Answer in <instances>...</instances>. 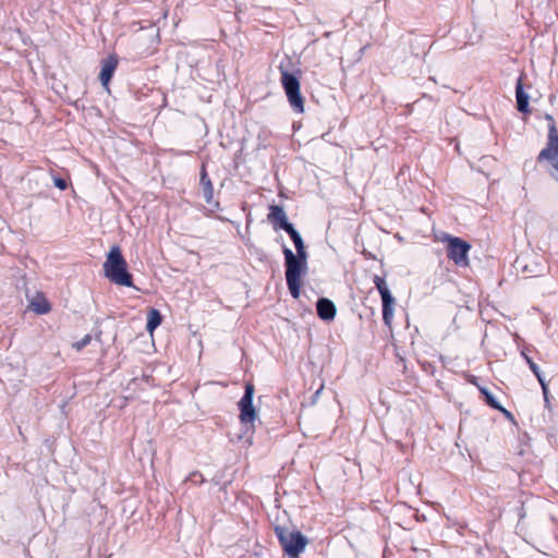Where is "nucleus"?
I'll return each instance as SVG.
<instances>
[{
	"mask_svg": "<svg viewBox=\"0 0 558 558\" xmlns=\"http://www.w3.org/2000/svg\"><path fill=\"white\" fill-rule=\"evenodd\" d=\"M105 276L113 283L132 287V275L128 271V264L119 246L113 245L104 263Z\"/></svg>",
	"mask_w": 558,
	"mask_h": 558,
	"instance_id": "nucleus-1",
	"label": "nucleus"
},
{
	"mask_svg": "<svg viewBox=\"0 0 558 558\" xmlns=\"http://www.w3.org/2000/svg\"><path fill=\"white\" fill-rule=\"evenodd\" d=\"M275 534L289 558H296L304 551L308 541L300 531L284 525H276Z\"/></svg>",
	"mask_w": 558,
	"mask_h": 558,
	"instance_id": "nucleus-2",
	"label": "nucleus"
},
{
	"mask_svg": "<svg viewBox=\"0 0 558 558\" xmlns=\"http://www.w3.org/2000/svg\"><path fill=\"white\" fill-rule=\"evenodd\" d=\"M284 255L286 280L290 294L299 299L301 294V279L307 271V264L294 259V253L287 246L282 250Z\"/></svg>",
	"mask_w": 558,
	"mask_h": 558,
	"instance_id": "nucleus-3",
	"label": "nucleus"
},
{
	"mask_svg": "<svg viewBox=\"0 0 558 558\" xmlns=\"http://www.w3.org/2000/svg\"><path fill=\"white\" fill-rule=\"evenodd\" d=\"M280 70V82L288 97L289 104L296 113L304 112V99L300 92V80L295 73L289 72L282 65Z\"/></svg>",
	"mask_w": 558,
	"mask_h": 558,
	"instance_id": "nucleus-4",
	"label": "nucleus"
},
{
	"mask_svg": "<svg viewBox=\"0 0 558 558\" xmlns=\"http://www.w3.org/2000/svg\"><path fill=\"white\" fill-rule=\"evenodd\" d=\"M546 119L550 121L548 142L546 147L541 150L537 160H547L554 168L550 175L558 181V131L554 118L547 114Z\"/></svg>",
	"mask_w": 558,
	"mask_h": 558,
	"instance_id": "nucleus-5",
	"label": "nucleus"
},
{
	"mask_svg": "<svg viewBox=\"0 0 558 558\" xmlns=\"http://www.w3.org/2000/svg\"><path fill=\"white\" fill-rule=\"evenodd\" d=\"M447 257L452 260L457 266L466 267L469 266V252L471 245L457 236L447 235Z\"/></svg>",
	"mask_w": 558,
	"mask_h": 558,
	"instance_id": "nucleus-6",
	"label": "nucleus"
},
{
	"mask_svg": "<svg viewBox=\"0 0 558 558\" xmlns=\"http://www.w3.org/2000/svg\"><path fill=\"white\" fill-rule=\"evenodd\" d=\"M373 281H374V284H375L376 289L378 290L380 298H381L383 320L386 326L390 327L392 319H393V311H395L396 300L392 296V294L386 283V280L384 278H381L379 276H375Z\"/></svg>",
	"mask_w": 558,
	"mask_h": 558,
	"instance_id": "nucleus-7",
	"label": "nucleus"
},
{
	"mask_svg": "<svg viewBox=\"0 0 558 558\" xmlns=\"http://www.w3.org/2000/svg\"><path fill=\"white\" fill-rule=\"evenodd\" d=\"M255 388L254 385L247 383L245 385L244 395L239 401V410H240V421L243 425L253 424L257 417L256 410L253 405V397H254Z\"/></svg>",
	"mask_w": 558,
	"mask_h": 558,
	"instance_id": "nucleus-8",
	"label": "nucleus"
},
{
	"mask_svg": "<svg viewBox=\"0 0 558 558\" xmlns=\"http://www.w3.org/2000/svg\"><path fill=\"white\" fill-rule=\"evenodd\" d=\"M517 271L521 272L525 277H536L543 271L542 265L527 256L518 257L514 262Z\"/></svg>",
	"mask_w": 558,
	"mask_h": 558,
	"instance_id": "nucleus-9",
	"label": "nucleus"
},
{
	"mask_svg": "<svg viewBox=\"0 0 558 558\" xmlns=\"http://www.w3.org/2000/svg\"><path fill=\"white\" fill-rule=\"evenodd\" d=\"M267 218L274 225L275 230L282 229L286 231L292 226V223L288 221L283 207L279 205L269 206Z\"/></svg>",
	"mask_w": 558,
	"mask_h": 558,
	"instance_id": "nucleus-10",
	"label": "nucleus"
},
{
	"mask_svg": "<svg viewBox=\"0 0 558 558\" xmlns=\"http://www.w3.org/2000/svg\"><path fill=\"white\" fill-rule=\"evenodd\" d=\"M199 185L205 202L209 206H213L214 208L218 209L219 203L214 199V186L204 165L202 166L201 169Z\"/></svg>",
	"mask_w": 558,
	"mask_h": 558,
	"instance_id": "nucleus-11",
	"label": "nucleus"
},
{
	"mask_svg": "<svg viewBox=\"0 0 558 558\" xmlns=\"http://www.w3.org/2000/svg\"><path fill=\"white\" fill-rule=\"evenodd\" d=\"M118 63L119 61L116 54H111L102 61L99 80L104 87H108V84L112 78V75L118 66Z\"/></svg>",
	"mask_w": 558,
	"mask_h": 558,
	"instance_id": "nucleus-12",
	"label": "nucleus"
},
{
	"mask_svg": "<svg viewBox=\"0 0 558 558\" xmlns=\"http://www.w3.org/2000/svg\"><path fill=\"white\" fill-rule=\"evenodd\" d=\"M317 315L320 319L329 322L336 316L337 308L333 302L327 298H319L316 303Z\"/></svg>",
	"mask_w": 558,
	"mask_h": 558,
	"instance_id": "nucleus-13",
	"label": "nucleus"
},
{
	"mask_svg": "<svg viewBox=\"0 0 558 558\" xmlns=\"http://www.w3.org/2000/svg\"><path fill=\"white\" fill-rule=\"evenodd\" d=\"M529 99L530 96L524 92L523 87V76L520 75L515 84V100L518 111L522 113H527L530 111Z\"/></svg>",
	"mask_w": 558,
	"mask_h": 558,
	"instance_id": "nucleus-14",
	"label": "nucleus"
},
{
	"mask_svg": "<svg viewBox=\"0 0 558 558\" xmlns=\"http://www.w3.org/2000/svg\"><path fill=\"white\" fill-rule=\"evenodd\" d=\"M521 354L524 357L525 362L527 363L530 369L533 372L538 383L541 384L542 389L546 392V381L543 377V374L538 365L525 352H522Z\"/></svg>",
	"mask_w": 558,
	"mask_h": 558,
	"instance_id": "nucleus-15",
	"label": "nucleus"
},
{
	"mask_svg": "<svg viewBox=\"0 0 558 558\" xmlns=\"http://www.w3.org/2000/svg\"><path fill=\"white\" fill-rule=\"evenodd\" d=\"M161 320L160 312L156 308H151L148 313L146 329L153 332L161 324Z\"/></svg>",
	"mask_w": 558,
	"mask_h": 558,
	"instance_id": "nucleus-16",
	"label": "nucleus"
},
{
	"mask_svg": "<svg viewBox=\"0 0 558 558\" xmlns=\"http://www.w3.org/2000/svg\"><path fill=\"white\" fill-rule=\"evenodd\" d=\"M286 232L291 238L296 252L305 248L304 241L293 225L290 228H288V230H286Z\"/></svg>",
	"mask_w": 558,
	"mask_h": 558,
	"instance_id": "nucleus-17",
	"label": "nucleus"
},
{
	"mask_svg": "<svg viewBox=\"0 0 558 558\" xmlns=\"http://www.w3.org/2000/svg\"><path fill=\"white\" fill-rule=\"evenodd\" d=\"M286 232L291 238L296 252L305 248L304 241L293 225L290 228H288V230H286Z\"/></svg>",
	"mask_w": 558,
	"mask_h": 558,
	"instance_id": "nucleus-18",
	"label": "nucleus"
},
{
	"mask_svg": "<svg viewBox=\"0 0 558 558\" xmlns=\"http://www.w3.org/2000/svg\"><path fill=\"white\" fill-rule=\"evenodd\" d=\"M286 232L291 238L296 252L305 248L304 241L293 225L290 228H288V230H286Z\"/></svg>",
	"mask_w": 558,
	"mask_h": 558,
	"instance_id": "nucleus-19",
	"label": "nucleus"
},
{
	"mask_svg": "<svg viewBox=\"0 0 558 558\" xmlns=\"http://www.w3.org/2000/svg\"><path fill=\"white\" fill-rule=\"evenodd\" d=\"M32 310L37 314H47L51 308L47 300H36L31 303Z\"/></svg>",
	"mask_w": 558,
	"mask_h": 558,
	"instance_id": "nucleus-20",
	"label": "nucleus"
},
{
	"mask_svg": "<svg viewBox=\"0 0 558 558\" xmlns=\"http://www.w3.org/2000/svg\"><path fill=\"white\" fill-rule=\"evenodd\" d=\"M480 391L484 396L486 403L490 408L495 410H502L501 404L496 400L494 395L487 388H480Z\"/></svg>",
	"mask_w": 558,
	"mask_h": 558,
	"instance_id": "nucleus-21",
	"label": "nucleus"
},
{
	"mask_svg": "<svg viewBox=\"0 0 558 558\" xmlns=\"http://www.w3.org/2000/svg\"><path fill=\"white\" fill-rule=\"evenodd\" d=\"M92 341V336L90 335H85L80 341H76L73 347L77 350V351H81L82 349H84L85 347H87Z\"/></svg>",
	"mask_w": 558,
	"mask_h": 558,
	"instance_id": "nucleus-22",
	"label": "nucleus"
},
{
	"mask_svg": "<svg viewBox=\"0 0 558 558\" xmlns=\"http://www.w3.org/2000/svg\"><path fill=\"white\" fill-rule=\"evenodd\" d=\"M307 257L308 255L305 248L298 251L296 254H294V259L303 264H307Z\"/></svg>",
	"mask_w": 558,
	"mask_h": 558,
	"instance_id": "nucleus-23",
	"label": "nucleus"
},
{
	"mask_svg": "<svg viewBox=\"0 0 558 558\" xmlns=\"http://www.w3.org/2000/svg\"><path fill=\"white\" fill-rule=\"evenodd\" d=\"M53 183L61 191H64L68 187L66 181L62 178H54Z\"/></svg>",
	"mask_w": 558,
	"mask_h": 558,
	"instance_id": "nucleus-24",
	"label": "nucleus"
},
{
	"mask_svg": "<svg viewBox=\"0 0 558 558\" xmlns=\"http://www.w3.org/2000/svg\"><path fill=\"white\" fill-rule=\"evenodd\" d=\"M542 391H543V395H544L545 403L548 407L549 405L548 387L546 386V393H545V391L543 389H542Z\"/></svg>",
	"mask_w": 558,
	"mask_h": 558,
	"instance_id": "nucleus-25",
	"label": "nucleus"
},
{
	"mask_svg": "<svg viewBox=\"0 0 558 558\" xmlns=\"http://www.w3.org/2000/svg\"><path fill=\"white\" fill-rule=\"evenodd\" d=\"M500 411H501V412H502L507 417L512 418V414H511V412H509L508 410H506V409H504V408H502V410H500Z\"/></svg>",
	"mask_w": 558,
	"mask_h": 558,
	"instance_id": "nucleus-26",
	"label": "nucleus"
}]
</instances>
